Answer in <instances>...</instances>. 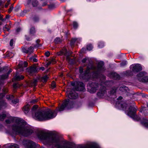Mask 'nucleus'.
<instances>
[{
	"instance_id": "f257e3e1",
	"label": "nucleus",
	"mask_w": 148,
	"mask_h": 148,
	"mask_svg": "<svg viewBox=\"0 0 148 148\" xmlns=\"http://www.w3.org/2000/svg\"><path fill=\"white\" fill-rule=\"evenodd\" d=\"M6 118H8L5 120L7 123H10L14 121V120H16V123L12 127V129L15 133L27 136L33 132V128L28 126L26 123L20 119L12 117L8 114L7 115Z\"/></svg>"
},
{
	"instance_id": "f03ea898",
	"label": "nucleus",
	"mask_w": 148,
	"mask_h": 148,
	"mask_svg": "<svg viewBox=\"0 0 148 148\" xmlns=\"http://www.w3.org/2000/svg\"><path fill=\"white\" fill-rule=\"evenodd\" d=\"M56 110H51L49 109L45 110H38L35 113L34 117L40 121L50 119L56 116Z\"/></svg>"
},
{
	"instance_id": "7ed1b4c3",
	"label": "nucleus",
	"mask_w": 148,
	"mask_h": 148,
	"mask_svg": "<svg viewBox=\"0 0 148 148\" xmlns=\"http://www.w3.org/2000/svg\"><path fill=\"white\" fill-rule=\"evenodd\" d=\"M100 87V91L97 93V95L99 96H101L103 95L105 91L106 88L102 84L99 85L97 83H92L89 84L87 86L88 91L91 93L95 92Z\"/></svg>"
},
{
	"instance_id": "20e7f679",
	"label": "nucleus",
	"mask_w": 148,
	"mask_h": 148,
	"mask_svg": "<svg viewBox=\"0 0 148 148\" xmlns=\"http://www.w3.org/2000/svg\"><path fill=\"white\" fill-rule=\"evenodd\" d=\"M90 71V68L87 67L86 70L83 72V69L82 67H80L79 69V72L80 73L79 77L81 79H87L90 78L89 73Z\"/></svg>"
},
{
	"instance_id": "39448f33",
	"label": "nucleus",
	"mask_w": 148,
	"mask_h": 148,
	"mask_svg": "<svg viewBox=\"0 0 148 148\" xmlns=\"http://www.w3.org/2000/svg\"><path fill=\"white\" fill-rule=\"evenodd\" d=\"M136 110L133 107L130 106L129 109V111H126L128 115L136 121L140 120V118L139 116L135 115V112Z\"/></svg>"
},
{
	"instance_id": "423d86ee",
	"label": "nucleus",
	"mask_w": 148,
	"mask_h": 148,
	"mask_svg": "<svg viewBox=\"0 0 148 148\" xmlns=\"http://www.w3.org/2000/svg\"><path fill=\"white\" fill-rule=\"evenodd\" d=\"M103 63L102 62H100L98 63L97 68H95L93 66L91 68V69L94 70V72L93 74L94 78H97L99 75V73L100 71L103 70Z\"/></svg>"
},
{
	"instance_id": "0eeeda50",
	"label": "nucleus",
	"mask_w": 148,
	"mask_h": 148,
	"mask_svg": "<svg viewBox=\"0 0 148 148\" xmlns=\"http://www.w3.org/2000/svg\"><path fill=\"white\" fill-rule=\"evenodd\" d=\"M73 105V103L69 99L66 100L62 104L60 107L59 108L58 110L60 111L64 110L65 108H66L69 109L72 108L71 106Z\"/></svg>"
},
{
	"instance_id": "6e6552de",
	"label": "nucleus",
	"mask_w": 148,
	"mask_h": 148,
	"mask_svg": "<svg viewBox=\"0 0 148 148\" xmlns=\"http://www.w3.org/2000/svg\"><path fill=\"white\" fill-rule=\"evenodd\" d=\"M72 52L71 51H67L65 48L62 49L60 52L57 53V55L60 56L64 55L66 56V59L69 60L70 59L69 56L71 55Z\"/></svg>"
},
{
	"instance_id": "1a4fd4ad",
	"label": "nucleus",
	"mask_w": 148,
	"mask_h": 148,
	"mask_svg": "<svg viewBox=\"0 0 148 148\" xmlns=\"http://www.w3.org/2000/svg\"><path fill=\"white\" fill-rule=\"evenodd\" d=\"M27 66V63L26 62H20L17 67V70L18 72H23L24 67H26Z\"/></svg>"
},
{
	"instance_id": "9d476101",
	"label": "nucleus",
	"mask_w": 148,
	"mask_h": 148,
	"mask_svg": "<svg viewBox=\"0 0 148 148\" xmlns=\"http://www.w3.org/2000/svg\"><path fill=\"white\" fill-rule=\"evenodd\" d=\"M132 71L134 72H137L142 70V68L140 64H133L130 66Z\"/></svg>"
},
{
	"instance_id": "9b49d317",
	"label": "nucleus",
	"mask_w": 148,
	"mask_h": 148,
	"mask_svg": "<svg viewBox=\"0 0 148 148\" xmlns=\"http://www.w3.org/2000/svg\"><path fill=\"white\" fill-rule=\"evenodd\" d=\"M68 95V97L70 99H76L77 98L78 96V95L77 93L75 92H69L68 90L67 92Z\"/></svg>"
},
{
	"instance_id": "f8f14e48",
	"label": "nucleus",
	"mask_w": 148,
	"mask_h": 148,
	"mask_svg": "<svg viewBox=\"0 0 148 148\" xmlns=\"http://www.w3.org/2000/svg\"><path fill=\"white\" fill-rule=\"evenodd\" d=\"M23 51L25 53L31 54L33 53L34 48L33 47H30L28 48L23 47L22 48Z\"/></svg>"
},
{
	"instance_id": "ddd939ff",
	"label": "nucleus",
	"mask_w": 148,
	"mask_h": 148,
	"mask_svg": "<svg viewBox=\"0 0 148 148\" xmlns=\"http://www.w3.org/2000/svg\"><path fill=\"white\" fill-rule=\"evenodd\" d=\"M12 70L10 69L6 74L0 76V84L3 83L4 80L7 78L8 75L12 71Z\"/></svg>"
},
{
	"instance_id": "4468645a",
	"label": "nucleus",
	"mask_w": 148,
	"mask_h": 148,
	"mask_svg": "<svg viewBox=\"0 0 148 148\" xmlns=\"http://www.w3.org/2000/svg\"><path fill=\"white\" fill-rule=\"evenodd\" d=\"M76 84L77 85V88H76L77 90L82 91L84 89V86L83 83L78 82H76Z\"/></svg>"
},
{
	"instance_id": "2eb2a0df",
	"label": "nucleus",
	"mask_w": 148,
	"mask_h": 148,
	"mask_svg": "<svg viewBox=\"0 0 148 148\" xmlns=\"http://www.w3.org/2000/svg\"><path fill=\"white\" fill-rule=\"evenodd\" d=\"M80 147L81 148H97L95 145L92 144L81 145Z\"/></svg>"
},
{
	"instance_id": "dca6fc26",
	"label": "nucleus",
	"mask_w": 148,
	"mask_h": 148,
	"mask_svg": "<svg viewBox=\"0 0 148 148\" xmlns=\"http://www.w3.org/2000/svg\"><path fill=\"white\" fill-rule=\"evenodd\" d=\"M6 148H19L18 145L15 144H11L5 145Z\"/></svg>"
},
{
	"instance_id": "f3484780",
	"label": "nucleus",
	"mask_w": 148,
	"mask_h": 148,
	"mask_svg": "<svg viewBox=\"0 0 148 148\" xmlns=\"http://www.w3.org/2000/svg\"><path fill=\"white\" fill-rule=\"evenodd\" d=\"M146 73L145 72H140L139 74L137 75V77L138 80H139L140 78H143L145 77L146 75Z\"/></svg>"
},
{
	"instance_id": "a211bd4d",
	"label": "nucleus",
	"mask_w": 148,
	"mask_h": 148,
	"mask_svg": "<svg viewBox=\"0 0 148 148\" xmlns=\"http://www.w3.org/2000/svg\"><path fill=\"white\" fill-rule=\"evenodd\" d=\"M29 105L27 104L24 106L23 108V110L25 114L27 113L29 110Z\"/></svg>"
},
{
	"instance_id": "6ab92c4d",
	"label": "nucleus",
	"mask_w": 148,
	"mask_h": 148,
	"mask_svg": "<svg viewBox=\"0 0 148 148\" xmlns=\"http://www.w3.org/2000/svg\"><path fill=\"white\" fill-rule=\"evenodd\" d=\"M38 69L35 66L31 67L29 69L28 71L30 73H36L38 71Z\"/></svg>"
},
{
	"instance_id": "aec40b11",
	"label": "nucleus",
	"mask_w": 148,
	"mask_h": 148,
	"mask_svg": "<svg viewBox=\"0 0 148 148\" xmlns=\"http://www.w3.org/2000/svg\"><path fill=\"white\" fill-rule=\"evenodd\" d=\"M139 81L142 82H148V76L145 75L143 78H140Z\"/></svg>"
},
{
	"instance_id": "412c9836",
	"label": "nucleus",
	"mask_w": 148,
	"mask_h": 148,
	"mask_svg": "<svg viewBox=\"0 0 148 148\" xmlns=\"http://www.w3.org/2000/svg\"><path fill=\"white\" fill-rule=\"evenodd\" d=\"M111 75L114 79H118L120 78L119 75L115 73H112Z\"/></svg>"
},
{
	"instance_id": "4be33fe9",
	"label": "nucleus",
	"mask_w": 148,
	"mask_h": 148,
	"mask_svg": "<svg viewBox=\"0 0 148 148\" xmlns=\"http://www.w3.org/2000/svg\"><path fill=\"white\" fill-rule=\"evenodd\" d=\"M24 78V77L23 75H16L14 77V79L16 80L19 81L20 80L23 79Z\"/></svg>"
},
{
	"instance_id": "5701e85b",
	"label": "nucleus",
	"mask_w": 148,
	"mask_h": 148,
	"mask_svg": "<svg viewBox=\"0 0 148 148\" xmlns=\"http://www.w3.org/2000/svg\"><path fill=\"white\" fill-rule=\"evenodd\" d=\"M8 113H4L2 114H0V120L3 121L4 119L7 117V115L8 114Z\"/></svg>"
},
{
	"instance_id": "b1692460",
	"label": "nucleus",
	"mask_w": 148,
	"mask_h": 148,
	"mask_svg": "<svg viewBox=\"0 0 148 148\" xmlns=\"http://www.w3.org/2000/svg\"><path fill=\"white\" fill-rule=\"evenodd\" d=\"M21 85L18 83H14L13 84V88H14V91H15V90L17 88H19Z\"/></svg>"
},
{
	"instance_id": "393cba45",
	"label": "nucleus",
	"mask_w": 148,
	"mask_h": 148,
	"mask_svg": "<svg viewBox=\"0 0 148 148\" xmlns=\"http://www.w3.org/2000/svg\"><path fill=\"white\" fill-rule=\"evenodd\" d=\"M35 33V28L34 27H32L30 30V34L31 35H34Z\"/></svg>"
},
{
	"instance_id": "a878e982",
	"label": "nucleus",
	"mask_w": 148,
	"mask_h": 148,
	"mask_svg": "<svg viewBox=\"0 0 148 148\" xmlns=\"http://www.w3.org/2000/svg\"><path fill=\"white\" fill-rule=\"evenodd\" d=\"M141 123L145 127L148 128V121H147L145 119L144 121H142Z\"/></svg>"
},
{
	"instance_id": "bb28decb",
	"label": "nucleus",
	"mask_w": 148,
	"mask_h": 148,
	"mask_svg": "<svg viewBox=\"0 0 148 148\" xmlns=\"http://www.w3.org/2000/svg\"><path fill=\"white\" fill-rule=\"evenodd\" d=\"M10 29L9 26L7 25H6L3 28V29L4 31H8Z\"/></svg>"
},
{
	"instance_id": "cd10ccee",
	"label": "nucleus",
	"mask_w": 148,
	"mask_h": 148,
	"mask_svg": "<svg viewBox=\"0 0 148 148\" xmlns=\"http://www.w3.org/2000/svg\"><path fill=\"white\" fill-rule=\"evenodd\" d=\"M14 98V97L12 95H7L6 96V98L8 100H11Z\"/></svg>"
},
{
	"instance_id": "c85d7f7f",
	"label": "nucleus",
	"mask_w": 148,
	"mask_h": 148,
	"mask_svg": "<svg viewBox=\"0 0 148 148\" xmlns=\"http://www.w3.org/2000/svg\"><path fill=\"white\" fill-rule=\"evenodd\" d=\"M73 28L75 29H77L78 26V23L76 21L73 22Z\"/></svg>"
},
{
	"instance_id": "c756f323",
	"label": "nucleus",
	"mask_w": 148,
	"mask_h": 148,
	"mask_svg": "<svg viewBox=\"0 0 148 148\" xmlns=\"http://www.w3.org/2000/svg\"><path fill=\"white\" fill-rule=\"evenodd\" d=\"M38 4V1L36 0H33L32 2V5L34 7L36 6Z\"/></svg>"
},
{
	"instance_id": "7c9ffc66",
	"label": "nucleus",
	"mask_w": 148,
	"mask_h": 148,
	"mask_svg": "<svg viewBox=\"0 0 148 148\" xmlns=\"http://www.w3.org/2000/svg\"><path fill=\"white\" fill-rule=\"evenodd\" d=\"M38 82V79H34L31 82V84L32 85L34 86H36L37 83Z\"/></svg>"
},
{
	"instance_id": "2f4dec72",
	"label": "nucleus",
	"mask_w": 148,
	"mask_h": 148,
	"mask_svg": "<svg viewBox=\"0 0 148 148\" xmlns=\"http://www.w3.org/2000/svg\"><path fill=\"white\" fill-rule=\"evenodd\" d=\"M48 78V77L47 76H45L42 77V81L44 82H46Z\"/></svg>"
},
{
	"instance_id": "473e14b6",
	"label": "nucleus",
	"mask_w": 148,
	"mask_h": 148,
	"mask_svg": "<svg viewBox=\"0 0 148 148\" xmlns=\"http://www.w3.org/2000/svg\"><path fill=\"white\" fill-rule=\"evenodd\" d=\"M93 46L92 45L90 44L88 45L87 46V49L88 50L90 51L92 49Z\"/></svg>"
},
{
	"instance_id": "72a5a7b5",
	"label": "nucleus",
	"mask_w": 148,
	"mask_h": 148,
	"mask_svg": "<svg viewBox=\"0 0 148 148\" xmlns=\"http://www.w3.org/2000/svg\"><path fill=\"white\" fill-rule=\"evenodd\" d=\"M127 88V87L126 86H123L120 88L119 90L121 91H123L124 90H126Z\"/></svg>"
},
{
	"instance_id": "f704fd0d",
	"label": "nucleus",
	"mask_w": 148,
	"mask_h": 148,
	"mask_svg": "<svg viewBox=\"0 0 148 148\" xmlns=\"http://www.w3.org/2000/svg\"><path fill=\"white\" fill-rule=\"evenodd\" d=\"M104 46V44L103 42H100L99 43L98 47L99 48H102Z\"/></svg>"
},
{
	"instance_id": "c9c22d12",
	"label": "nucleus",
	"mask_w": 148,
	"mask_h": 148,
	"mask_svg": "<svg viewBox=\"0 0 148 148\" xmlns=\"http://www.w3.org/2000/svg\"><path fill=\"white\" fill-rule=\"evenodd\" d=\"M38 106L37 105L34 106L32 108V111L33 112L35 111V110L38 108Z\"/></svg>"
},
{
	"instance_id": "e433bc0d",
	"label": "nucleus",
	"mask_w": 148,
	"mask_h": 148,
	"mask_svg": "<svg viewBox=\"0 0 148 148\" xmlns=\"http://www.w3.org/2000/svg\"><path fill=\"white\" fill-rule=\"evenodd\" d=\"M127 106V104L125 103L121 104V107L122 108L123 110H124L125 109Z\"/></svg>"
},
{
	"instance_id": "4c0bfd02",
	"label": "nucleus",
	"mask_w": 148,
	"mask_h": 148,
	"mask_svg": "<svg viewBox=\"0 0 148 148\" xmlns=\"http://www.w3.org/2000/svg\"><path fill=\"white\" fill-rule=\"evenodd\" d=\"M56 84L55 82L53 81L51 84V87L53 88H54L56 87Z\"/></svg>"
},
{
	"instance_id": "58836bf2",
	"label": "nucleus",
	"mask_w": 148,
	"mask_h": 148,
	"mask_svg": "<svg viewBox=\"0 0 148 148\" xmlns=\"http://www.w3.org/2000/svg\"><path fill=\"white\" fill-rule=\"evenodd\" d=\"M127 61H123L121 63L120 65L121 66H123L126 65L127 64Z\"/></svg>"
},
{
	"instance_id": "ea45409f",
	"label": "nucleus",
	"mask_w": 148,
	"mask_h": 148,
	"mask_svg": "<svg viewBox=\"0 0 148 148\" xmlns=\"http://www.w3.org/2000/svg\"><path fill=\"white\" fill-rule=\"evenodd\" d=\"M33 20L35 22H37L38 21L39 18L37 16H35Z\"/></svg>"
},
{
	"instance_id": "a19ab883",
	"label": "nucleus",
	"mask_w": 148,
	"mask_h": 148,
	"mask_svg": "<svg viewBox=\"0 0 148 148\" xmlns=\"http://www.w3.org/2000/svg\"><path fill=\"white\" fill-rule=\"evenodd\" d=\"M12 102L13 103L16 104L18 102V100L17 99H16L12 101Z\"/></svg>"
},
{
	"instance_id": "79ce46f5",
	"label": "nucleus",
	"mask_w": 148,
	"mask_h": 148,
	"mask_svg": "<svg viewBox=\"0 0 148 148\" xmlns=\"http://www.w3.org/2000/svg\"><path fill=\"white\" fill-rule=\"evenodd\" d=\"M50 53L49 51H47L45 53V55L46 56L48 57L49 56Z\"/></svg>"
},
{
	"instance_id": "37998d69",
	"label": "nucleus",
	"mask_w": 148,
	"mask_h": 148,
	"mask_svg": "<svg viewBox=\"0 0 148 148\" xmlns=\"http://www.w3.org/2000/svg\"><path fill=\"white\" fill-rule=\"evenodd\" d=\"M36 42L37 43V44L36 45V46H34V47H39V45H38V43L39 42H40V40H36Z\"/></svg>"
},
{
	"instance_id": "c03bdc74",
	"label": "nucleus",
	"mask_w": 148,
	"mask_h": 148,
	"mask_svg": "<svg viewBox=\"0 0 148 148\" xmlns=\"http://www.w3.org/2000/svg\"><path fill=\"white\" fill-rule=\"evenodd\" d=\"M13 45V40L11 39L10 42V45L11 46H12Z\"/></svg>"
},
{
	"instance_id": "a18cd8bd",
	"label": "nucleus",
	"mask_w": 148,
	"mask_h": 148,
	"mask_svg": "<svg viewBox=\"0 0 148 148\" xmlns=\"http://www.w3.org/2000/svg\"><path fill=\"white\" fill-rule=\"evenodd\" d=\"M60 39L59 38H57L55 39V41L56 43H58L60 42Z\"/></svg>"
},
{
	"instance_id": "49530a36",
	"label": "nucleus",
	"mask_w": 148,
	"mask_h": 148,
	"mask_svg": "<svg viewBox=\"0 0 148 148\" xmlns=\"http://www.w3.org/2000/svg\"><path fill=\"white\" fill-rule=\"evenodd\" d=\"M4 96V94L1 93L0 94V99H1Z\"/></svg>"
},
{
	"instance_id": "de8ad7c7",
	"label": "nucleus",
	"mask_w": 148,
	"mask_h": 148,
	"mask_svg": "<svg viewBox=\"0 0 148 148\" xmlns=\"http://www.w3.org/2000/svg\"><path fill=\"white\" fill-rule=\"evenodd\" d=\"M13 8V7L12 6H11L8 10V12L9 13L12 10Z\"/></svg>"
},
{
	"instance_id": "09e8293b",
	"label": "nucleus",
	"mask_w": 148,
	"mask_h": 148,
	"mask_svg": "<svg viewBox=\"0 0 148 148\" xmlns=\"http://www.w3.org/2000/svg\"><path fill=\"white\" fill-rule=\"evenodd\" d=\"M76 38H73L72 39L71 42L74 43L76 41Z\"/></svg>"
},
{
	"instance_id": "8fccbe9b",
	"label": "nucleus",
	"mask_w": 148,
	"mask_h": 148,
	"mask_svg": "<svg viewBox=\"0 0 148 148\" xmlns=\"http://www.w3.org/2000/svg\"><path fill=\"white\" fill-rule=\"evenodd\" d=\"M33 58V60H32V61L33 62H37V60L35 58Z\"/></svg>"
},
{
	"instance_id": "3c124183",
	"label": "nucleus",
	"mask_w": 148,
	"mask_h": 148,
	"mask_svg": "<svg viewBox=\"0 0 148 148\" xmlns=\"http://www.w3.org/2000/svg\"><path fill=\"white\" fill-rule=\"evenodd\" d=\"M51 63H53V64L55 63V62H56L55 60L54 59H52L50 61Z\"/></svg>"
},
{
	"instance_id": "603ef678",
	"label": "nucleus",
	"mask_w": 148,
	"mask_h": 148,
	"mask_svg": "<svg viewBox=\"0 0 148 148\" xmlns=\"http://www.w3.org/2000/svg\"><path fill=\"white\" fill-rule=\"evenodd\" d=\"M9 4V2L8 1H7V2L6 3L5 6V7H7L8 5Z\"/></svg>"
},
{
	"instance_id": "864d4df0",
	"label": "nucleus",
	"mask_w": 148,
	"mask_h": 148,
	"mask_svg": "<svg viewBox=\"0 0 148 148\" xmlns=\"http://www.w3.org/2000/svg\"><path fill=\"white\" fill-rule=\"evenodd\" d=\"M10 17V16L9 15H6L5 17V19H4V21H5L6 19Z\"/></svg>"
},
{
	"instance_id": "5fc2aeb1",
	"label": "nucleus",
	"mask_w": 148,
	"mask_h": 148,
	"mask_svg": "<svg viewBox=\"0 0 148 148\" xmlns=\"http://www.w3.org/2000/svg\"><path fill=\"white\" fill-rule=\"evenodd\" d=\"M86 58H84L82 60V62L83 63H85L86 62Z\"/></svg>"
},
{
	"instance_id": "6e6d98bb",
	"label": "nucleus",
	"mask_w": 148,
	"mask_h": 148,
	"mask_svg": "<svg viewBox=\"0 0 148 148\" xmlns=\"http://www.w3.org/2000/svg\"><path fill=\"white\" fill-rule=\"evenodd\" d=\"M116 90L115 89H113V90L111 91V93L112 94H113L114 93H115L116 92Z\"/></svg>"
},
{
	"instance_id": "4d7b16f0",
	"label": "nucleus",
	"mask_w": 148,
	"mask_h": 148,
	"mask_svg": "<svg viewBox=\"0 0 148 148\" xmlns=\"http://www.w3.org/2000/svg\"><path fill=\"white\" fill-rule=\"evenodd\" d=\"M36 101H37L36 100L34 99V100H32V101H31V102L33 103L36 102Z\"/></svg>"
},
{
	"instance_id": "13d9d810",
	"label": "nucleus",
	"mask_w": 148,
	"mask_h": 148,
	"mask_svg": "<svg viewBox=\"0 0 148 148\" xmlns=\"http://www.w3.org/2000/svg\"><path fill=\"white\" fill-rule=\"evenodd\" d=\"M40 69L42 70V71H43L45 69V68L43 67H41L40 68Z\"/></svg>"
},
{
	"instance_id": "bf43d9fd",
	"label": "nucleus",
	"mask_w": 148,
	"mask_h": 148,
	"mask_svg": "<svg viewBox=\"0 0 148 148\" xmlns=\"http://www.w3.org/2000/svg\"><path fill=\"white\" fill-rule=\"evenodd\" d=\"M54 5H51L49 6V8H53Z\"/></svg>"
},
{
	"instance_id": "052dcab7",
	"label": "nucleus",
	"mask_w": 148,
	"mask_h": 148,
	"mask_svg": "<svg viewBox=\"0 0 148 148\" xmlns=\"http://www.w3.org/2000/svg\"><path fill=\"white\" fill-rule=\"evenodd\" d=\"M145 108L144 107H142V108L140 110V112H142L144 110Z\"/></svg>"
},
{
	"instance_id": "680f3d73",
	"label": "nucleus",
	"mask_w": 148,
	"mask_h": 148,
	"mask_svg": "<svg viewBox=\"0 0 148 148\" xmlns=\"http://www.w3.org/2000/svg\"><path fill=\"white\" fill-rule=\"evenodd\" d=\"M123 99V97H122L120 96L119 97V98H118V100H121Z\"/></svg>"
},
{
	"instance_id": "e2e57ef3",
	"label": "nucleus",
	"mask_w": 148,
	"mask_h": 148,
	"mask_svg": "<svg viewBox=\"0 0 148 148\" xmlns=\"http://www.w3.org/2000/svg\"><path fill=\"white\" fill-rule=\"evenodd\" d=\"M51 63V62L50 61H49V62L47 63V65H50Z\"/></svg>"
},
{
	"instance_id": "0e129e2a",
	"label": "nucleus",
	"mask_w": 148,
	"mask_h": 148,
	"mask_svg": "<svg viewBox=\"0 0 148 148\" xmlns=\"http://www.w3.org/2000/svg\"><path fill=\"white\" fill-rule=\"evenodd\" d=\"M34 58V57L32 56V57L29 58V59L30 60H31L32 61V60H33L32 58Z\"/></svg>"
},
{
	"instance_id": "69168bd1",
	"label": "nucleus",
	"mask_w": 148,
	"mask_h": 148,
	"mask_svg": "<svg viewBox=\"0 0 148 148\" xmlns=\"http://www.w3.org/2000/svg\"><path fill=\"white\" fill-rule=\"evenodd\" d=\"M20 30V28H18L16 29V31L18 32H19Z\"/></svg>"
},
{
	"instance_id": "338daca9",
	"label": "nucleus",
	"mask_w": 148,
	"mask_h": 148,
	"mask_svg": "<svg viewBox=\"0 0 148 148\" xmlns=\"http://www.w3.org/2000/svg\"><path fill=\"white\" fill-rule=\"evenodd\" d=\"M47 4V2H44V3H43V4L42 5H43V6H45V5Z\"/></svg>"
},
{
	"instance_id": "774afa93",
	"label": "nucleus",
	"mask_w": 148,
	"mask_h": 148,
	"mask_svg": "<svg viewBox=\"0 0 148 148\" xmlns=\"http://www.w3.org/2000/svg\"><path fill=\"white\" fill-rule=\"evenodd\" d=\"M19 8H16L15 9V10L16 12H17L18 11V10Z\"/></svg>"
}]
</instances>
